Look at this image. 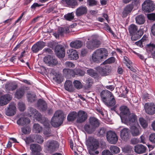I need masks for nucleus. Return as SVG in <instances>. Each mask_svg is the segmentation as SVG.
Segmentation results:
<instances>
[{
	"label": "nucleus",
	"instance_id": "f257e3e1",
	"mask_svg": "<svg viewBox=\"0 0 155 155\" xmlns=\"http://www.w3.org/2000/svg\"><path fill=\"white\" fill-rule=\"evenodd\" d=\"M88 123L86 124L84 126L85 131L87 133L91 134L95 131L100 126L99 120L94 117H90L88 119Z\"/></svg>",
	"mask_w": 155,
	"mask_h": 155
},
{
	"label": "nucleus",
	"instance_id": "f03ea898",
	"mask_svg": "<svg viewBox=\"0 0 155 155\" xmlns=\"http://www.w3.org/2000/svg\"><path fill=\"white\" fill-rule=\"evenodd\" d=\"M108 52L104 48H101L95 50L92 56V59L93 61L96 63L101 62L103 59L106 58L107 56Z\"/></svg>",
	"mask_w": 155,
	"mask_h": 155
},
{
	"label": "nucleus",
	"instance_id": "7ed1b4c3",
	"mask_svg": "<svg viewBox=\"0 0 155 155\" xmlns=\"http://www.w3.org/2000/svg\"><path fill=\"white\" fill-rule=\"evenodd\" d=\"M130 35L131 36V39L135 41L140 38L143 34V31L141 29H138V27L134 24H131L128 28Z\"/></svg>",
	"mask_w": 155,
	"mask_h": 155
},
{
	"label": "nucleus",
	"instance_id": "20e7f679",
	"mask_svg": "<svg viewBox=\"0 0 155 155\" xmlns=\"http://www.w3.org/2000/svg\"><path fill=\"white\" fill-rule=\"evenodd\" d=\"M121 120L122 122L127 125H138L137 116L134 113H130L127 117H121Z\"/></svg>",
	"mask_w": 155,
	"mask_h": 155
},
{
	"label": "nucleus",
	"instance_id": "39448f33",
	"mask_svg": "<svg viewBox=\"0 0 155 155\" xmlns=\"http://www.w3.org/2000/svg\"><path fill=\"white\" fill-rule=\"evenodd\" d=\"M87 145L89 147V153H94L92 152L93 150H94L97 149L99 147V143L98 141L92 137L88 138L86 142Z\"/></svg>",
	"mask_w": 155,
	"mask_h": 155
},
{
	"label": "nucleus",
	"instance_id": "423d86ee",
	"mask_svg": "<svg viewBox=\"0 0 155 155\" xmlns=\"http://www.w3.org/2000/svg\"><path fill=\"white\" fill-rule=\"evenodd\" d=\"M64 115L63 112L61 110H58L55 112L54 114V115L53 117V120H58L59 119V122L55 123L53 121L52 122V125L54 126V127H58L60 126L62 123L63 119L64 118Z\"/></svg>",
	"mask_w": 155,
	"mask_h": 155
},
{
	"label": "nucleus",
	"instance_id": "0eeeda50",
	"mask_svg": "<svg viewBox=\"0 0 155 155\" xmlns=\"http://www.w3.org/2000/svg\"><path fill=\"white\" fill-rule=\"evenodd\" d=\"M155 8V5L153 2L150 0H145L142 5L143 10L146 12H153Z\"/></svg>",
	"mask_w": 155,
	"mask_h": 155
},
{
	"label": "nucleus",
	"instance_id": "6e6552de",
	"mask_svg": "<svg viewBox=\"0 0 155 155\" xmlns=\"http://www.w3.org/2000/svg\"><path fill=\"white\" fill-rule=\"evenodd\" d=\"M107 139L108 142L111 144L116 143L118 140V137L114 132L109 131L107 133Z\"/></svg>",
	"mask_w": 155,
	"mask_h": 155
},
{
	"label": "nucleus",
	"instance_id": "1a4fd4ad",
	"mask_svg": "<svg viewBox=\"0 0 155 155\" xmlns=\"http://www.w3.org/2000/svg\"><path fill=\"white\" fill-rule=\"evenodd\" d=\"M88 117L87 112L82 110H79L77 113L76 121L78 123H82L85 121Z\"/></svg>",
	"mask_w": 155,
	"mask_h": 155
},
{
	"label": "nucleus",
	"instance_id": "9d476101",
	"mask_svg": "<svg viewBox=\"0 0 155 155\" xmlns=\"http://www.w3.org/2000/svg\"><path fill=\"white\" fill-rule=\"evenodd\" d=\"M144 108L146 113L148 114L152 115L155 114V105L153 103H145Z\"/></svg>",
	"mask_w": 155,
	"mask_h": 155
},
{
	"label": "nucleus",
	"instance_id": "9b49d317",
	"mask_svg": "<svg viewBox=\"0 0 155 155\" xmlns=\"http://www.w3.org/2000/svg\"><path fill=\"white\" fill-rule=\"evenodd\" d=\"M111 67L109 66H105L103 67H98L97 70L99 73L102 76L108 75L111 72Z\"/></svg>",
	"mask_w": 155,
	"mask_h": 155
},
{
	"label": "nucleus",
	"instance_id": "f8f14e48",
	"mask_svg": "<svg viewBox=\"0 0 155 155\" xmlns=\"http://www.w3.org/2000/svg\"><path fill=\"white\" fill-rule=\"evenodd\" d=\"M30 122V120L25 117L24 114H21L19 115V119L17 121V124L21 126H27Z\"/></svg>",
	"mask_w": 155,
	"mask_h": 155
},
{
	"label": "nucleus",
	"instance_id": "ddd939ff",
	"mask_svg": "<svg viewBox=\"0 0 155 155\" xmlns=\"http://www.w3.org/2000/svg\"><path fill=\"white\" fill-rule=\"evenodd\" d=\"M59 146L58 143L57 141L55 140H48L46 143V146L48 150L51 151H55L58 148Z\"/></svg>",
	"mask_w": 155,
	"mask_h": 155
},
{
	"label": "nucleus",
	"instance_id": "4468645a",
	"mask_svg": "<svg viewBox=\"0 0 155 155\" xmlns=\"http://www.w3.org/2000/svg\"><path fill=\"white\" fill-rule=\"evenodd\" d=\"M28 114L30 117H32L38 120L41 117V114L35 109L30 107L28 108Z\"/></svg>",
	"mask_w": 155,
	"mask_h": 155
},
{
	"label": "nucleus",
	"instance_id": "2eb2a0df",
	"mask_svg": "<svg viewBox=\"0 0 155 155\" xmlns=\"http://www.w3.org/2000/svg\"><path fill=\"white\" fill-rule=\"evenodd\" d=\"M113 96L112 93L107 90H103L101 93L102 100L104 103L107 101H108L110 98Z\"/></svg>",
	"mask_w": 155,
	"mask_h": 155
},
{
	"label": "nucleus",
	"instance_id": "dca6fc26",
	"mask_svg": "<svg viewBox=\"0 0 155 155\" xmlns=\"http://www.w3.org/2000/svg\"><path fill=\"white\" fill-rule=\"evenodd\" d=\"M16 111L15 104L14 103L11 102L6 111L5 114L8 116H12L16 113Z\"/></svg>",
	"mask_w": 155,
	"mask_h": 155
},
{
	"label": "nucleus",
	"instance_id": "f3484780",
	"mask_svg": "<svg viewBox=\"0 0 155 155\" xmlns=\"http://www.w3.org/2000/svg\"><path fill=\"white\" fill-rule=\"evenodd\" d=\"M69 32L68 28L60 27L58 28L57 32L54 33V35L56 38H58L60 36H62L64 34H67Z\"/></svg>",
	"mask_w": 155,
	"mask_h": 155
},
{
	"label": "nucleus",
	"instance_id": "a211bd4d",
	"mask_svg": "<svg viewBox=\"0 0 155 155\" xmlns=\"http://www.w3.org/2000/svg\"><path fill=\"white\" fill-rule=\"evenodd\" d=\"M55 52L57 56L59 58H63L65 54V51L64 48L61 45H58L55 47Z\"/></svg>",
	"mask_w": 155,
	"mask_h": 155
},
{
	"label": "nucleus",
	"instance_id": "6ab92c4d",
	"mask_svg": "<svg viewBox=\"0 0 155 155\" xmlns=\"http://www.w3.org/2000/svg\"><path fill=\"white\" fill-rule=\"evenodd\" d=\"M45 44L43 41H39L34 44L31 48L32 51L34 53H37L41 50L45 46Z\"/></svg>",
	"mask_w": 155,
	"mask_h": 155
},
{
	"label": "nucleus",
	"instance_id": "aec40b11",
	"mask_svg": "<svg viewBox=\"0 0 155 155\" xmlns=\"http://www.w3.org/2000/svg\"><path fill=\"white\" fill-rule=\"evenodd\" d=\"M147 52L151 54L153 58H155V44L150 43L147 45L146 47Z\"/></svg>",
	"mask_w": 155,
	"mask_h": 155
},
{
	"label": "nucleus",
	"instance_id": "412c9836",
	"mask_svg": "<svg viewBox=\"0 0 155 155\" xmlns=\"http://www.w3.org/2000/svg\"><path fill=\"white\" fill-rule=\"evenodd\" d=\"M119 110L120 111V115L121 119V117H127L130 113L128 108L127 106L122 105L120 107Z\"/></svg>",
	"mask_w": 155,
	"mask_h": 155
},
{
	"label": "nucleus",
	"instance_id": "4be33fe9",
	"mask_svg": "<svg viewBox=\"0 0 155 155\" xmlns=\"http://www.w3.org/2000/svg\"><path fill=\"white\" fill-rule=\"evenodd\" d=\"M67 53L68 54V58L71 60H75L79 58L78 52L75 50L70 49Z\"/></svg>",
	"mask_w": 155,
	"mask_h": 155
},
{
	"label": "nucleus",
	"instance_id": "5701e85b",
	"mask_svg": "<svg viewBox=\"0 0 155 155\" xmlns=\"http://www.w3.org/2000/svg\"><path fill=\"white\" fill-rule=\"evenodd\" d=\"M129 130L127 128H124L120 131V137L121 139L123 140H127L129 139Z\"/></svg>",
	"mask_w": 155,
	"mask_h": 155
},
{
	"label": "nucleus",
	"instance_id": "b1692460",
	"mask_svg": "<svg viewBox=\"0 0 155 155\" xmlns=\"http://www.w3.org/2000/svg\"><path fill=\"white\" fill-rule=\"evenodd\" d=\"M12 98L11 96L8 94L2 96L0 97V105L3 106L7 104Z\"/></svg>",
	"mask_w": 155,
	"mask_h": 155
},
{
	"label": "nucleus",
	"instance_id": "393cba45",
	"mask_svg": "<svg viewBox=\"0 0 155 155\" xmlns=\"http://www.w3.org/2000/svg\"><path fill=\"white\" fill-rule=\"evenodd\" d=\"M87 8L86 6H80L76 10V15L78 17H80L85 14L87 12Z\"/></svg>",
	"mask_w": 155,
	"mask_h": 155
},
{
	"label": "nucleus",
	"instance_id": "a878e982",
	"mask_svg": "<svg viewBox=\"0 0 155 155\" xmlns=\"http://www.w3.org/2000/svg\"><path fill=\"white\" fill-rule=\"evenodd\" d=\"M51 72L54 76L53 79L58 83H61L63 80L61 74L53 69L52 70Z\"/></svg>",
	"mask_w": 155,
	"mask_h": 155
},
{
	"label": "nucleus",
	"instance_id": "bb28decb",
	"mask_svg": "<svg viewBox=\"0 0 155 155\" xmlns=\"http://www.w3.org/2000/svg\"><path fill=\"white\" fill-rule=\"evenodd\" d=\"M146 150V147L142 144H138L135 146V152L138 154L145 153Z\"/></svg>",
	"mask_w": 155,
	"mask_h": 155
},
{
	"label": "nucleus",
	"instance_id": "cd10ccee",
	"mask_svg": "<svg viewBox=\"0 0 155 155\" xmlns=\"http://www.w3.org/2000/svg\"><path fill=\"white\" fill-rule=\"evenodd\" d=\"M37 106L38 109L42 111H45L47 109L46 103L42 99H39L38 100Z\"/></svg>",
	"mask_w": 155,
	"mask_h": 155
},
{
	"label": "nucleus",
	"instance_id": "c85d7f7f",
	"mask_svg": "<svg viewBox=\"0 0 155 155\" xmlns=\"http://www.w3.org/2000/svg\"><path fill=\"white\" fill-rule=\"evenodd\" d=\"M30 149L31 150V155H32L37 152H39L41 148L40 146L37 144H32L30 145Z\"/></svg>",
	"mask_w": 155,
	"mask_h": 155
},
{
	"label": "nucleus",
	"instance_id": "c756f323",
	"mask_svg": "<svg viewBox=\"0 0 155 155\" xmlns=\"http://www.w3.org/2000/svg\"><path fill=\"white\" fill-rule=\"evenodd\" d=\"M134 8L132 4L127 5L124 8L123 11L122 15L123 17H126L128 14L130 13Z\"/></svg>",
	"mask_w": 155,
	"mask_h": 155
},
{
	"label": "nucleus",
	"instance_id": "7c9ffc66",
	"mask_svg": "<svg viewBox=\"0 0 155 155\" xmlns=\"http://www.w3.org/2000/svg\"><path fill=\"white\" fill-rule=\"evenodd\" d=\"M25 88L23 87H21L17 90L15 93V97L18 99L21 98L25 93Z\"/></svg>",
	"mask_w": 155,
	"mask_h": 155
},
{
	"label": "nucleus",
	"instance_id": "2f4dec72",
	"mask_svg": "<svg viewBox=\"0 0 155 155\" xmlns=\"http://www.w3.org/2000/svg\"><path fill=\"white\" fill-rule=\"evenodd\" d=\"M83 43L81 41L76 40L71 42L70 44V47L72 48L78 49L81 48L82 46Z\"/></svg>",
	"mask_w": 155,
	"mask_h": 155
},
{
	"label": "nucleus",
	"instance_id": "473e14b6",
	"mask_svg": "<svg viewBox=\"0 0 155 155\" xmlns=\"http://www.w3.org/2000/svg\"><path fill=\"white\" fill-rule=\"evenodd\" d=\"M63 74L66 77H71L75 75V71L73 70L65 68L63 70Z\"/></svg>",
	"mask_w": 155,
	"mask_h": 155
},
{
	"label": "nucleus",
	"instance_id": "72a5a7b5",
	"mask_svg": "<svg viewBox=\"0 0 155 155\" xmlns=\"http://www.w3.org/2000/svg\"><path fill=\"white\" fill-rule=\"evenodd\" d=\"M38 120L43 124L46 128L49 127L50 121L47 118L45 117H42L41 116Z\"/></svg>",
	"mask_w": 155,
	"mask_h": 155
},
{
	"label": "nucleus",
	"instance_id": "f704fd0d",
	"mask_svg": "<svg viewBox=\"0 0 155 155\" xmlns=\"http://www.w3.org/2000/svg\"><path fill=\"white\" fill-rule=\"evenodd\" d=\"M131 133L133 136H137L140 134V131L137 127L138 125H133L130 126Z\"/></svg>",
	"mask_w": 155,
	"mask_h": 155
},
{
	"label": "nucleus",
	"instance_id": "c9c22d12",
	"mask_svg": "<svg viewBox=\"0 0 155 155\" xmlns=\"http://www.w3.org/2000/svg\"><path fill=\"white\" fill-rule=\"evenodd\" d=\"M64 87L65 89L67 91L70 92L73 91L72 82L70 80L66 81L64 85Z\"/></svg>",
	"mask_w": 155,
	"mask_h": 155
},
{
	"label": "nucleus",
	"instance_id": "e433bc0d",
	"mask_svg": "<svg viewBox=\"0 0 155 155\" xmlns=\"http://www.w3.org/2000/svg\"><path fill=\"white\" fill-rule=\"evenodd\" d=\"M65 2L68 7L73 8L78 5L76 0H65Z\"/></svg>",
	"mask_w": 155,
	"mask_h": 155
},
{
	"label": "nucleus",
	"instance_id": "4c0bfd02",
	"mask_svg": "<svg viewBox=\"0 0 155 155\" xmlns=\"http://www.w3.org/2000/svg\"><path fill=\"white\" fill-rule=\"evenodd\" d=\"M28 101L30 102H33L36 100V95L33 93L28 92L27 95Z\"/></svg>",
	"mask_w": 155,
	"mask_h": 155
},
{
	"label": "nucleus",
	"instance_id": "58836bf2",
	"mask_svg": "<svg viewBox=\"0 0 155 155\" xmlns=\"http://www.w3.org/2000/svg\"><path fill=\"white\" fill-rule=\"evenodd\" d=\"M136 22L139 25L143 24L145 21V18L144 16L140 15L137 16L135 18Z\"/></svg>",
	"mask_w": 155,
	"mask_h": 155
},
{
	"label": "nucleus",
	"instance_id": "ea45409f",
	"mask_svg": "<svg viewBox=\"0 0 155 155\" xmlns=\"http://www.w3.org/2000/svg\"><path fill=\"white\" fill-rule=\"evenodd\" d=\"M77 113L76 112L73 111L71 112L68 116L67 119L69 121H74L77 118Z\"/></svg>",
	"mask_w": 155,
	"mask_h": 155
},
{
	"label": "nucleus",
	"instance_id": "a19ab883",
	"mask_svg": "<svg viewBox=\"0 0 155 155\" xmlns=\"http://www.w3.org/2000/svg\"><path fill=\"white\" fill-rule=\"evenodd\" d=\"M116 103V101L114 96L111 97L108 101H107L104 104L108 106L112 107L114 106Z\"/></svg>",
	"mask_w": 155,
	"mask_h": 155
},
{
	"label": "nucleus",
	"instance_id": "79ce46f5",
	"mask_svg": "<svg viewBox=\"0 0 155 155\" xmlns=\"http://www.w3.org/2000/svg\"><path fill=\"white\" fill-rule=\"evenodd\" d=\"M33 130L35 133H39L42 130V128L38 124H35L33 126Z\"/></svg>",
	"mask_w": 155,
	"mask_h": 155
},
{
	"label": "nucleus",
	"instance_id": "37998d69",
	"mask_svg": "<svg viewBox=\"0 0 155 155\" xmlns=\"http://www.w3.org/2000/svg\"><path fill=\"white\" fill-rule=\"evenodd\" d=\"M109 149L111 152L114 154H117L119 153L120 149L119 148L114 145H111L110 146Z\"/></svg>",
	"mask_w": 155,
	"mask_h": 155
},
{
	"label": "nucleus",
	"instance_id": "c03bdc74",
	"mask_svg": "<svg viewBox=\"0 0 155 155\" xmlns=\"http://www.w3.org/2000/svg\"><path fill=\"white\" fill-rule=\"evenodd\" d=\"M64 18L67 20L71 21L74 18V15L73 12L66 14L64 16Z\"/></svg>",
	"mask_w": 155,
	"mask_h": 155
},
{
	"label": "nucleus",
	"instance_id": "a18cd8bd",
	"mask_svg": "<svg viewBox=\"0 0 155 155\" xmlns=\"http://www.w3.org/2000/svg\"><path fill=\"white\" fill-rule=\"evenodd\" d=\"M87 74L91 76L96 78L97 77V74L92 69H90L87 71Z\"/></svg>",
	"mask_w": 155,
	"mask_h": 155
},
{
	"label": "nucleus",
	"instance_id": "49530a36",
	"mask_svg": "<svg viewBox=\"0 0 155 155\" xmlns=\"http://www.w3.org/2000/svg\"><path fill=\"white\" fill-rule=\"evenodd\" d=\"M21 130L22 132L25 134H29L31 130L30 127L28 126L22 127Z\"/></svg>",
	"mask_w": 155,
	"mask_h": 155
},
{
	"label": "nucleus",
	"instance_id": "de8ad7c7",
	"mask_svg": "<svg viewBox=\"0 0 155 155\" xmlns=\"http://www.w3.org/2000/svg\"><path fill=\"white\" fill-rule=\"evenodd\" d=\"M139 120L140 124L143 128H146L147 127L148 125L147 123L143 118H140Z\"/></svg>",
	"mask_w": 155,
	"mask_h": 155
},
{
	"label": "nucleus",
	"instance_id": "09e8293b",
	"mask_svg": "<svg viewBox=\"0 0 155 155\" xmlns=\"http://www.w3.org/2000/svg\"><path fill=\"white\" fill-rule=\"evenodd\" d=\"M73 84L75 87L77 89H80L82 87L81 83L78 81H74Z\"/></svg>",
	"mask_w": 155,
	"mask_h": 155
},
{
	"label": "nucleus",
	"instance_id": "8fccbe9b",
	"mask_svg": "<svg viewBox=\"0 0 155 155\" xmlns=\"http://www.w3.org/2000/svg\"><path fill=\"white\" fill-rule=\"evenodd\" d=\"M64 65L66 68H73L75 67V65L72 62L70 61H67L66 62Z\"/></svg>",
	"mask_w": 155,
	"mask_h": 155
},
{
	"label": "nucleus",
	"instance_id": "3c124183",
	"mask_svg": "<svg viewBox=\"0 0 155 155\" xmlns=\"http://www.w3.org/2000/svg\"><path fill=\"white\" fill-rule=\"evenodd\" d=\"M35 140L36 142L39 144H41L44 142V139L43 137L40 135H36Z\"/></svg>",
	"mask_w": 155,
	"mask_h": 155
},
{
	"label": "nucleus",
	"instance_id": "603ef678",
	"mask_svg": "<svg viewBox=\"0 0 155 155\" xmlns=\"http://www.w3.org/2000/svg\"><path fill=\"white\" fill-rule=\"evenodd\" d=\"M75 75L83 76L84 74V72L80 69H78L75 71Z\"/></svg>",
	"mask_w": 155,
	"mask_h": 155
},
{
	"label": "nucleus",
	"instance_id": "864d4df0",
	"mask_svg": "<svg viewBox=\"0 0 155 155\" xmlns=\"http://www.w3.org/2000/svg\"><path fill=\"white\" fill-rule=\"evenodd\" d=\"M18 108L20 110L23 111L25 109V104L22 102H19L18 103Z\"/></svg>",
	"mask_w": 155,
	"mask_h": 155
},
{
	"label": "nucleus",
	"instance_id": "5fc2aeb1",
	"mask_svg": "<svg viewBox=\"0 0 155 155\" xmlns=\"http://www.w3.org/2000/svg\"><path fill=\"white\" fill-rule=\"evenodd\" d=\"M92 41L93 43L94 46L91 47V48L93 47H95V48H98L101 44V42L97 39L93 40Z\"/></svg>",
	"mask_w": 155,
	"mask_h": 155
},
{
	"label": "nucleus",
	"instance_id": "6e6d98bb",
	"mask_svg": "<svg viewBox=\"0 0 155 155\" xmlns=\"http://www.w3.org/2000/svg\"><path fill=\"white\" fill-rule=\"evenodd\" d=\"M51 56L48 55L44 58L43 59L44 61L46 64L49 65L51 59Z\"/></svg>",
	"mask_w": 155,
	"mask_h": 155
},
{
	"label": "nucleus",
	"instance_id": "4d7b16f0",
	"mask_svg": "<svg viewBox=\"0 0 155 155\" xmlns=\"http://www.w3.org/2000/svg\"><path fill=\"white\" fill-rule=\"evenodd\" d=\"M86 84L88 87H90L93 84V80L90 78H88L86 81Z\"/></svg>",
	"mask_w": 155,
	"mask_h": 155
},
{
	"label": "nucleus",
	"instance_id": "13d9d810",
	"mask_svg": "<svg viewBox=\"0 0 155 155\" xmlns=\"http://www.w3.org/2000/svg\"><path fill=\"white\" fill-rule=\"evenodd\" d=\"M51 59L49 66L56 65L58 63L57 60L54 58L52 56Z\"/></svg>",
	"mask_w": 155,
	"mask_h": 155
},
{
	"label": "nucleus",
	"instance_id": "bf43d9fd",
	"mask_svg": "<svg viewBox=\"0 0 155 155\" xmlns=\"http://www.w3.org/2000/svg\"><path fill=\"white\" fill-rule=\"evenodd\" d=\"M94 43L92 41H89L87 42V47L89 49H93L96 48L95 47L91 48V47L93 46H94Z\"/></svg>",
	"mask_w": 155,
	"mask_h": 155
},
{
	"label": "nucleus",
	"instance_id": "052dcab7",
	"mask_svg": "<svg viewBox=\"0 0 155 155\" xmlns=\"http://www.w3.org/2000/svg\"><path fill=\"white\" fill-rule=\"evenodd\" d=\"M106 130L104 128L102 127L98 130V133L100 136H103L105 134Z\"/></svg>",
	"mask_w": 155,
	"mask_h": 155
},
{
	"label": "nucleus",
	"instance_id": "680f3d73",
	"mask_svg": "<svg viewBox=\"0 0 155 155\" xmlns=\"http://www.w3.org/2000/svg\"><path fill=\"white\" fill-rule=\"evenodd\" d=\"M149 140L151 142L155 143V133L152 134L150 135Z\"/></svg>",
	"mask_w": 155,
	"mask_h": 155
},
{
	"label": "nucleus",
	"instance_id": "e2e57ef3",
	"mask_svg": "<svg viewBox=\"0 0 155 155\" xmlns=\"http://www.w3.org/2000/svg\"><path fill=\"white\" fill-rule=\"evenodd\" d=\"M132 149L131 147L130 146H125L123 148V151L124 152L127 153H129L130 152Z\"/></svg>",
	"mask_w": 155,
	"mask_h": 155
},
{
	"label": "nucleus",
	"instance_id": "0e129e2a",
	"mask_svg": "<svg viewBox=\"0 0 155 155\" xmlns=\"http://www.w3.org/2000/svg\"><path fill=\"white\" fill-rule=\"evenodd\" d=\"M8 89L9 90L13 91L17 87L16 85L12 84H9L8 85Z\"/></svg>",
	"mask_w": 155,
	"mask_h": 155
},
{
	"label": "nucleus",
	"instance_id": "69168bd1",
	"mask_svg": "<svg viewBox=\"0 0 155 155\" xmlns=\"http://www.w3.org/2000/svg\"><path fill=\"white\" fill-rule=\"evenodd\" d=\"M115 61V58L114 57H111L106 60L105 62L106 63L110 64L114 62Z\"/></svg>",
	"mask_w": 155,
	"mask_h": 155
},
{
	"label": "nucleus",
	"instance_id": "338daca9",
	"mask_svg": "<svg viewBox=\"0 0 155 155\" xmlns=\"http://www.w3.org/2000/svg\"><path fill=\"white\" fill-rule=\"evenodd\" d=\"M102 155H113L109 150H104L102 153Z\"/></svg>",
	"mask_w": 155,
	"mask_h": 155
},
{
	"label": "nucleus",
	"instance_id": "774afa93",
	"mask_svg": "<svg viewBox=\"0 0 155 155\" xmlns=\"http://www.w3.org/2000/svg\"><path fill=\"white\" fill-rule=\"evenodd\" d=\"M148 17L149 19L150 20H155V14L152 13L148 15Z\"/></svg>",
	"mask_w": 155,
	"mask_h": 155
}]
</instances>
